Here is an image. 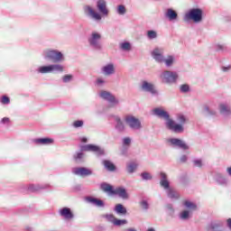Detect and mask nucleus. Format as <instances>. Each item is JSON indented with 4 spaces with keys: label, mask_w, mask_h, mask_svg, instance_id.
<instances>
[{
    "label": "nucleus",
    "mask_w": 231,
    "mask_h": 231,
    "mask_svg": "<svg viewBox=\"0 0 231 231\" xmlns=\"http://www.w3.org/2000/svg\"><path fill=\"white\" fill-rule=\"evenodd\" d=\"M73 127H75L76 129H79V127H82L84 125V121L82 120H77L74 121L72 124Z\"/></svg>",
    "instance_id": "41"
},
{
    "label": "nucleus",
    "mask_w": 231,
    "mask_h": 231,
    "mask_svg": "<svg viewBox=\"0 0 231 231\" xmlns=\"http://www.w3.org/2000/svg\"><path fill=\"white\" fill-rule=\"evenodd\" d=\"M217 50L218 51H225L226 50V47L225 45H217Z\"/></svg>",
    "instance_id": "52"
},
{
    "label": "nucleus",
    "mask_w": 231,
    "mask_h": 231,
    "mask_svg": "<svg viewBox=\"0 0 231 231\" xmlns=\"http://www.w3.org/2000/svg\"><path fill=\"white\" fill-rule=\"evenodd\" d=\"M189 217L190 213L189 212V210H184L180 215V219H189Z\"/></svg>",
    "instance_id": "40"
},
{
    "label": "nucleus",
    "mask_w": 231,
    "mask_h": 231,
    "mask_svg": "<svg viewBox=\"0 0 231 231\" xmlns=\"http://www.w3.org/2000/svg\"><path fill=\"white\" fill-rule=\"evenodd\" d=\"M168 142L172 145V147H178V149H182V151H188L189 145L185 143L181 139L171 138Z\"/></svg>",
    "instance_id": "14"
},
{
    "label": "nucleus",
    "mask_w": 231,
    "mask_h": 231,
    "mask_svg": "<svg viewBox=\"0 0 231 231\" xmlns=\"http://www.w3.org/2000/svg\"><path fill=\"white\" fill-rule=\"evenodd\" d=\"M189 89H190V87H189V85H187V84L182 85L180 87L181 93H189Z\"/></svg>",
    "instance_id": "46"
},
{
    "label": "nucleus",
    "mask_w": 231,
    "mask_h": 231,
    "mask_svg": "<svg viewBox=\"0 0 231 231\" xmlns=\"http://www.w3.org/2000/svg\"><path fill=\"white\" fill-rule=\"evenodd\" d=\"M106 219H107L110 223H113V225L115 224V221L116 219V217H115V215L113 214H106L105 216Z\"/></svg>",
    "instance_id": "43"
},
{
    "label": "nucleus",
    "mask_w": 231,
    "mask_h": 231,
    "mask_svg": "<svg viewBox=\"0 0 231 231\" xmlns=\"http://www.w3.org/2000/svg\"><path fill=\"white\" fill-rule=\"evenodd\" d=\"M60 214L65 219H73V213L69 208H63L60 210Z\"/></svg>",
    "instance_id": "21"
},
{
    "label": "nucleus",
    "mask_w": 231,
    "mask_h": 231,
    "mask_svg": "<svg viewBox=\"0 0 231 231\" xmlns=\"http://www.w3.org/2000/svg\"><path fill=\"white\" fill-rule=\"evenodd\" d=\"M8 122H10V118H8V117H4L1 120V124H8Z\"/></svg>",
    "instance_id": "54"
},
{
    "label": "nucleus",
    "mask_w": 231,
    "mask_h": 231,
    "mask_svg": "<svg viewBox=\"0 0 231 231\" xmlns=\"http://www.w3.org/2000/svg\"><path fill=\"white\" fill-rule=\"evenodd\" d=\"M112 194H116V196H119V198H122L123 199H127V198H129L127 191L123 187H119L114 189Z\"/></svg>",
    "instance_id": "18"
},
{
    "label": "nucleus",
    "mask_w": 231,
    "mask_h": 231,
    "mask_svg": "<svg viewBox=\"0 0 231 231\" xmlns=\"http://www.w3.org/2000/svg\"><path fill=\"white\" fill-rule=\"evenodd\" d=\"M184 206L186 208H189V210H196L197 208V206L194 204V202H190L189 200H185Z\"/></svg>",
    "instance_id": "36"
},
{
    "label": "nucleus",
    "mask_w": 231,
    "mask_h": 231,
    "mask_svg": "<svg viewBox=\"0 0 231 231\" xmlns=\"http://www.w3.org/2000/svg\"><path fill=\"white\" fill-rule=\"evenodd\" d=\"M83 11L88 17L94 19V21H97V23H100V21H102V15L93 10V7H91V5H84Z\"/></svg>",
    "instance_id": "9"
},
{
    "label": "nucleus",
    "mask_w": 231,
    "mask_h": 231,
    "mask_svg": "<svg viewBox=\"0 0 231 231\" xmlns=\"http://www.w3.org/2000/svg\"><path fill=\"white\" fill-rule=\"evenodd\" d=\"M193 164L195 165V167H202L203 162L201 161V159H196L193 161Z\"/></svg>",
    "instance_id": "47"
},
{
    "label": "nucleus",
    "mask_w": 231,
    "mask_h": 231,
    "mask_svg": "<svg viewBox=\"0 0 231 231\" xmlns=\"http://www.w3.org/2000/svg\"><path fill=\"white\" fill-rule=\"evenodd\" d=\"M123 145L125 147H129V145H131V137H125L123 139Z\"/></svg>",
    "instance_id": "44"
},
{
    "label": "nucleus",
    "mask_w": 231,
    "mask_h": 231,
    "mask_svg": "<svg viewBox=\"0 0 231 231\" xmlns=\"http://www.w3.org/2000/svg\"><path fill=\"white\" fill-rule=\"evenodd\" d=\"M72 172L77 176H91V174H93L91 170L84 167L73 168Z\"/></svg>",
    "instance_id": "15"
},
{
    "label": "nucleus",
    "mask_w": 231,
    "mask_h": 231,
    "mask_svg": "<svg viewBox=\"0 0 231 231\" xmlns=\"http://www.w3.org/2000/svg\"><path fill=\"white\" fill-rule=\"evenodd\" d=\"M122 154H125V152H123Z\"/></svg>",
    "instance_id": "60"
},
{
    "label": "nucleus",
    "mask_w": 231,
    "mask_h": 231,
    "mask_svg": "<svg viewBox=\"0 0 231 231\" xmlns=\"http://www.w3.org/2000/svg\"><path fill=\"white\" fill-rule=\"evenodd\" d=\"M202 19L203 11L199 8L190 9L184 16V21H193L194 23H201Z\"/></svg>",
    "instance_id": "5"
},
{
    "label": "nucleus",
    "mask_w": 231,
    "mask_h": 231,
    "mask_svg": "<svg viewBox=\"0 0 231 231\" xmlns=\"http://www.w3.org/2000/svg\"><path fill=\"white\" fill-rule=\"evenodd\" d=\"M165 17L169 18V21H176L178 19V13L172 9H167Z\"/></svg>",
    "instance_id": "24"
},
{
    "label": "nucleus",
    "mask_w": 231,
    "mask_h": 231,
    "mask_svg": "<svg viewBox=\"0 0 231 231\" xmlns=\"http://www.w3.org/2000/svg\"><path fill=\"white\" fill-rule=\"evenodd\" d=\"M99 97L103 98V100H106V102H109L111 107H115V106H118L120 104V101L111 94V92H107L106 90H101L99 92Z\"/></svg>",
    "instance_id": "8"
},
{
    "label": "nucleus",
    "mask_w": 231,
    "mask_h": 231,
    "mask_svg": "<svg viewBox=\"0 0 231 231\" xmlns=\"http://www.w3.org/2000/svg\"><path fill=\"white\" fill-rule=\"evenodd\" d=\"M229 69H231V66L222 67L223 71H229Z\"/></svg>",
    "instance_id": "55"
},
{
    "label": "nucleus",
    "mask_w": 231,
    "mask_h": 231,
    "mask_svg": "<svg viewBox=\"0 0 231 231\" xmlns=\"http://www.w3.org/2000/svg\"><path fill=\"white\" fill-rule=\"evenodd\" d=\"M37 71L42 74L51 73V65L39 67Z\"/></svg>",
    "instance_id": "28"
},
{
    "label": "nucleus",
    "mask_w": 231,
    "mask_h": 231,
    "mask_svg": "<svg viewBox=\"0 0 231 231\" xmlns=\"http://www.w3.org/2000/svg\"><path fill=\"white\" fill-rule=\"evenodd\" d=\"M163 53H165L163 48L156 47L152 51V57L156 62L162 64V62H163V59H165Z\"/></svg>",
    "instance_id": "10"
},
{
    "label": "nucleus",
    "mask_w": 231,
    "mask_h": 231,
    "mask_svg": "<svg viewBox=\"0 0 231 231\" xmlns=\"http://www.w3.org/2000/svg\"><path fill=\"white\" fill-rule=\"evenodd\" d=\"M101 189L102 190H104L105 192H110V194H113L114 192V189H113V186L106 183V182H103L101 183Z\"/></svg>",
    "instance_id": "30"
},
{
    "label": "nucleus",
    "mask_w": 231,
    "mask_h": 231,
    "mask_svg": "<svg viewBox=\"0 0 231 231\" xmlns=\"http://www.w3.org/2000/svg\"><path fill=\"white\" fill-rule=\"evenodd\" d=\"M81 151H90L91 152H96L97 156H104V149H100V147L95 144H85L81 146Z\"/></svg>",
    "instance_id": "11"
},
{
    "label": "nucleus",
    "mask_w": 231,
    "mask_h": 231,
    "mask_svg": "<svg viewBox=\"0 0 231 231\" xmlns=\"http://www.w3.org/2000/svg\"><path fill=\"white\" fill-rule=\"evenodd\" d=\"M227 226L231 230V218L227 219Z\"/></svg>",
    "instance_id": "56"
},
{
    "label": "nucleus",
    "mask_w": 231,
    "mask_h": 231,
    "mask_svg": "<svg viewBox=\"0 0 231 231\" xmlns=\"http://www.w3.org/2000/svg\"><path fill=\"white\" fill-rule=\"evenodd\" d=\"M175 58L172 55H169L166 59H163V61L166 68H171L174 64Z\"/></svg>",
    "instance_id": "27"
},
{
    "label": "nucleus",
    "mask_w": 231,
    "mask_h": 231,
    "mask_svg": "<svg viewBox=\"0 0 231 231\" xmlns=\"http://www.w3.org/2000/svg\"><path fill=\"white\" fill-rule=\"evenodd\" d=\"M74 160L78 162H82V160H84V153L78 152L76 155H74Z\"/></svg>",
    "instance_id": "42"
},
{
    "label": "nucleus",
    "mask_w": 231,
    "mask_h": 231,
    "mask_svg": "<svg viewBox=\"0 0 231 231\" xmlns=\"http://www.w3.org/2000/svg\"><path fill=\"white\" fill-rule=\"evenodd\" d=\"M141 178H142V180H145L146 181L149 180H152V176L151 175V173H149L147 171L142 172Z\"/></svg>",
    "instance_id": "37"
},
{
    "label": "nucleus",
    "mask_w": 231,
    "mask_h": 231,
    "mask_svg": "<svg viewBox=\"0 0 231 231\" xmlns=\"http://www.w3.org/2000/svg\"><path fill=\"white\" fill-rule=\"evenodd\" d=\"M125 122L132 131H140L142 129V121L134 116L128 115L125 117Z\"/></svg>",
    "instance_id": "7"
},
{
    "label": "nucleus",
    "mask_w": 231,
    "mask_h": 231,
    "mask_svg": "<svg viewBox=\"0 0 231 231\" xmlns=\"http://www.w3.org/2000/svg\"><path fill=\"white\" fill-rule=\"evenodd\" d=\"M147 231H155L154 228H150Z\"/></svg>",
    "instance_id": "59"
},
{
    "label": "nucleus",
    "mask_w": 231,
    "mask_h": 231,
    "mask_svg": "<svg viewBox=\"0 0 231 231\" xmlns=\"http://www.w3.org/2000/svg\"><path fill=\"white\" fill-rule=\"evenodd\" d=\"M152 113L155 116L166 120L165 126L169 129V131L176 134H180L183 133V131L185 130L183 128V125L187 124V117L183 116V114L177 115V122H179L178 124L172 118H171V115H169L168 112L165 111L163 108H153Z\"/></svg>",
    "instance_id": "1"
},
{
    "label": "nucleus",
    "mask_w": 231,
    "mask_h": 231,
    "mask_svg": "<svg viewBox=\"0 0 231 231\" xmlns=\"http://www.w3.org/2000/svg\"><path fill=\"white\" fill-rule=\"evenodd\" d=\"M167 210H169L170 214H173L174 213V208H172V204H168L166 206Z\"/></svg>",
    "instance_id": "51"
},
{
    "label": "nucleus",
    "mask_w": 231,
    "mask_h": 231,
    "mask_svg": "<svg viewBox=\"0 0 231 231\" xmlns=\"http://www.w3.org/2000/svg\"><path fill=\"white\" fill-rule=\"evenodd\" d=\"M114 121L116 122L115 129L117 133H124L125 131V125L118 116H114Z\"/></svg>",
    "instance_id": "16"
},
{
    "label": "nucleus",
    "mask_w": 231,
    "mask_h": 231,
    "mask_svg": "<svg viewBox=\"0 0 231 231\" xmlns=\"http://www.w3.org/2000/svg\"><path fill=\"white\" fill-rule=\"evenodd\" d=\"M72 79H73V76H71V75H65L62 78V81L65 82V83L71 82Z\"/></svg>",
    "instance_id": "48"
},
{
    "label": "nucleus",
    "mask_w": 231,
    "mask_h": 231,
    "mask_svg": "<svg viewBox=\"0 0 231 231\" xmlns=\"http://www.w3.org/2000/svg\"><path fill=\"white\" fill-rule=\"evenodd\" d=\"M142 91H145L146 93H151V95H158V90L154 88V85L148 81H142L141 83Z\"/></svg>",
    "instance_id": "13"
},
{
    "label": "nucleus",
    "mask_w": 231,
    "mask_h": 231,
    "mask_svg": "<svg viewBox=\"0 0 231 231\" xmlns=\"http://www.w3.org/2000/svg\"><path fill=\"white\" fill-rule=\"evenodd\" d=\"M161 187H163L167 190V196L171 199H180V193L176 189L171 188L169 180H167V174L161 172Z\"/></svg>",
    "instance_id": "2"
},
{
    "label": "nucleus",
    "mask_w": 231,
    "mask_h": 231,
    "mask_svg": "<svg viewBox=\"0 0 231 231\" xmlns=\"http://www.w3.org/2000/svg\"><path fill=\"white\" fill-rule=\"evenodd\" d=\"M160 77L163 84H176L178 82V72L175 71L164 70Z\"/></svg>",
    "instance_id": "6"
},
{
    "label": "nucleus",
    "mask_w": 231,
    "mask_h": 231,
    "mask_svg": "<svg viewBox=\"0 0 231 231\" xmlns=\"http://www.w3.org/2000/svg\"><path fill=\"white\" fill-rule=\"evenodd\" d=\"M34 143L36 145H51V143H53V139L51 138H38L34 140Z\"/></svg>",
    "instance_id": "23"
},
{
    "label": "nucleus",
    "mask_w": 231,
    "mask_h": 231,
    "mask_svg": "<svg viewBox=\"0 0 231 231\" xmlns=\"http://www.w3.org/2000/svg\"><path fill=\"white\" fill-rule=\"evenodd\" d=\"M187 160H189V157H187V155L180 156V162L182 163H185V162H187Z\"/></svg>",
    "instance_id": "53"
},
{
    "label": "nucleus",
    "mask_w": 231,
    "mask_h": 231,
    "mask_svg": "<svg viewBox=\"0 0 231 231\" xmlns=\"http://www.w3.org/2000/svg\"><path fill=\"white\" fill-rule=\"evenodd\" d=\"M217 181L220 185H226L228 183V180L221 174L217 175Z\"/></svg>",
    "instance_id": "33"
},
{
    "label": "nucleus",
    "mask_w": 231,
    "mask_h": 231,
    "mask_svg": "<svg viewBox=\"0 0 231 231\" xmlns=\"http://www.w3.org/2000/svg\"><path fill=\"white\" fill-rule=\"evenodd\" d=\"M119 46L123 51H131V43L128 42H122Z\"/></svg>",
    "instance_id": "34"
},
{
    "label": "nucleus",
    "mask_w": 231,
    "mask_h": 231,
    "mask_svg": "<svg viewBox=\"0 0 231 231\" xmlns=\"http://www.w3.org/2000/svg\"><path fill=\"white\" fill-rule=\"evenodd\" d=\"M26 230L27 231H33V229L32 227H27Z\"/></svg>",
    "instance_id": "58"
},
{
    "label": "nucleus",
    "mask_w": 231,
    "mask_h": 231,
    "mask_svg": "<svg viewBox=\"0 0 231 231\" xmlns=\"http://www.w3.org/2000/svg\"><path fill=\"white\" fill-rule=\"evenodd\" d=\"M48 187H50V185L45 184V185H41V184H30L28 186V190L30 192H39V190H42L44 189H48Z\"/></svg>",
    "instance_id": "19"
},
{
    "label": "nucleus",
    "mask_w": 231,
    "mask_h": 231,
    "mask_svg": "<svg viewBox=\"0 0 231 231\" xmlns=\"http://www.w3.org/2000/svg\"><path fill=\"white\" fill-rule=\"evenodd\" d=\"M147 37L150 40L156 39V37H158V33L156 32V31H148Z\"/></svg>",
    "instance_id": "39"
},
{
    "label": "nucleus",
    "mask_w": 231,
    "mask_h": 231,
    "mask_svg": "<svg viewBox=\"0 0 231 231\" xmlns=\"http://www.w3.org/2000/svg\"><path fill=\"white\" fill-rule=\"evenodd\" d=\"M64 71V66L61 64H51V72L53 73H62Z\"/></svg>",
    "instance_id": "26"
},
{
    "label": "nucleus",
    "mask_w": 231,
    "mask_h": 231,
    "mask_svg": "<svg viewBox=\"0 0 231 231\" xmlns=\"http://www.w3.org/2000/svg\"><path fill=\"white\" fill-rule=\"evenodd\" d=\"M126 13H127V9H125V5H117L116 14H118V15H125Z\"/></svg>",
    "instance_id": "32"
},
{
    "label": "nucleus",
    "mask_w": 231,
    "mask_h": 231,
    "mask_svg": "<svg viewBox=\"0 0 231 231\" xmlns=\"http://www.w3.org/2000/svg\"><path fill=\"white\" fill-rule=\"evenodd\" d=\"M1 104H4L5 106L10 104V97L4 96L2 97L1 100H0Z\"/></svg>",
    "instance_id": "45"
},
{
    "label": "nucleus",
    "mask_w": 231,
    "mask_h": 231,
    "mask_svg": "<svg viewBox=\"0 0 231 231\" xmlns=\"http://www.w3.org/2000/svg\"><path fill=\"white\" fill-rule=\"evenodd\" d=\"M136 163L134 162H130L127 164L126 166V171L128 174H133V172H134V171H136Z\"/></svg>",
    "instance_id": "31"
},
{
    "label": "nucleus",
    "mask_w": 231,
    "mask_h": 231,
    "mask_svg": "<svg viewBox=\"0 0 231 231\" xmlns=\"http://www.w3.org/2000/svg\"><path fill=\"white\" fill-rule=\"evenodd\" d=\"M115 226H122V225H127V220L125 219H117L116 218L115 222H114Z\"/></svg>",
    "instance_id": "38"
},
{
    "label": "nucleus",
    "mask_w": 231,
    "mask_h": 231,
    "mask_svg": "<svg viewBox=\"0 0 231 231\" xmlns=\"http://www.w3.org/2000/svg\"><path fill=\"white\" fill-rule=\"evenodd\" d=\"M96 84L97 86H104V84H106V80H104L102 78H98L96 81Z\"/></svg>",
    "instance_id": "50"
},
{
    "label": "nucleus",
    "mask_w": 231,
    "mask_h": 231,
    "mask_svg": "<svg viewBox=\"0 0 231 231\" xmlns=\"http://www.w3.org/2000/svg\"><path fill=\"white\" fill-rule=\"evenodd\" d=\"M114 210L121 216H125L127 214V208H125L122 204L116 205Z\"/></svg>",
    "instance_id": "25"
},
{
    "label": "nucleus",
    "mask_w": 231,
    "mask_h": 231,
    "mask_svg": "<svg viewBox=\"0 0 231 231\" xmlns=\"http://www.w3.org/2000/svg\"><path fill=\"white\" fill-rule=\"evenodd\" d=\"M219 111H220L221 115H223L224 116H230V115H231L230 105H228L226 103L220 104Z\"/></svg>",
    "instance_id": "17"
},
{
    "label": "nucleus",
    "mask_w": 231,
    "mask_h": 231,
    "mask_svg": "<svg viewBox=\"0 0 231 231\" xmlns=\"http://www.w3.org/2000/svg\"><path fill=\"white\" fill-rule=\"evenodd\" d=\"M88 44L92 50L100 51L102 50V34L98 32H92L88 39Z\"/></svg>",
    "instance_id": "3"
},
{
    "label": "nucleus",
    "mask_w": 231,
    "mask_h": 231,
    "mask_svg": "<svg viewBox=\"0 0 231 231\" xmlns=\"http://www.w3.org/2000/svg\"><path fill=\"white\" fill-rule=\"evenodd\" d=\"M104 166L107 171H115L116 167H115V164L109 161H104Z\"/></svg>",
    "instance_id": "35"
},
{
    "label": "nucleus",
    "mask_w": 231,
    "mask_h": 231,
    "mask_svg": "<svg viewBox=\"0 0 231 231\" xmlns=\"http://www.w3.org/2000/svg\"><path fill=\"white\" fill-rule=\"evenodd\" d=\"M101 71L104 73V75L109 76L115 74V65L113 63H109L106 66H104L101 69Z\"/></svg>",
    "instance_id": "20"
},
{
    "label": "nucleus",
    "mask_w": 231,
    "mask_h": 231,
    "mask_svg": "<svg viewBox=\"0 0 231 231\" xmlns=\"http://www.w3.org/2000/svg\"><path fill=\"white\" fill-rule=\"evenodd\" d=\"M42 56L47 60H52V62H62L64 60V55L57 50H46Z\"/></svg>",
    "instance_id": "4"
},
{
    "label": "nucleus",
    "mask_w": 231,
    "mask_h": 231,
    "mask_svg": "<svg viewBox=\"0 0 231 231\" xmlns=\"http://www.w3.org/2000/svg\"><path fill=\"white\" fill-rule=\"evenodd\" d=\"M126 231H136V229H134V228H128V229H126Z\"/></svg>",
    "instance_id": "57"
},
{
    "label": "nucleus",
    "mask_w": 231,
    "mask_h": 231,
    "mask_svg": "<svg viewBox=\"0 0 231 231\" xmlns=\"http://www.w3.org/2000/svg\"><path fill=\"white\" fill-rule=\"evenodd\" d=\"M87 201H88V203H92V205H95L96 207L104 208L106 206V204H104V200L93 197H88Z\"/></svg>",
    "instance_id": "22"
},
{
    "label": "nucleus",
    "mask_w": 231,
    "mask_h": 231,
    "mask_svg": "<svg viewBox=\"0 0 231 231\" xmlns=\"http://www.w3.org/2000/svg\"><path fill=\"white\" fill-rule=\"evenodd\" d=\"M97 8L102 15L107 17L109 15V8H107V2L106 0H97Z\"/></svg>",
    "instance_id": "12"
},
{
    "label": "nucleus",
    "mask_w": 231,
    "mask_h": 231,
    "mask_svg": "<svg viewBox=\"0 0 231 231\" xmlns=\"http://www.w3.org/2000/svg\"><path fill=\"white\" fill-rule=\"evenodd\" d=\"M203 111L208 116H214V115H216V110H212V108L208 105L203 106Z\"/></svg>",
    "instance_id": "29"
},
{
    "label": "nucleus",
    "mask_w": 231,
    "mask_h": 231,
    "mask_svg": "<svg viewBox=\"0 0 231 231\" xmlns=\"http://www.w3.org/2000/svg\"><path fill=\"white\" fill-rule=\"evenodd\" d=\"M141 207L144 210H149V203H147V200H142L141 201Z\"/></svg>",
    "instance_id": "49"
}]
</instances>
